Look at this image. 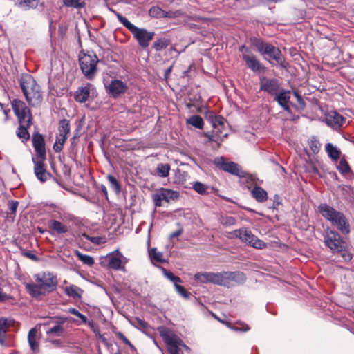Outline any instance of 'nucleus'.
<instances>
[{"label": "nucleus", "instance_id": "nucleus-1", "mask_svg": "<svg viewBox=\"0 0 354 354\" xmlns=\"http://www.w3.org/2000/svg\"><path fill=\"white\" fill-rule=\"evenodd\" d=\"M35 282L26 283L25 287L30 296L39 298L55 290L57 286L56 276L50 272L38 273L34 275Z\"/></svg>", "mask_w": 354, "mask_h": 354}, {"label": "nucleus", "instance_id": "nucleus-2", "mask_svg": "<svg viewBox=\"0 0 354 354\" xmlns=\"http://www.w3.org/2000/svg\"><path fill=\"white\" fill-rule=\"evenodd\" d=\"M20 85L28 104L37 106L42 102V92L40 86L30 75L21 76Z\"/></svg>", "mask_w": 354, "mask_h": 354}, {"label": "nucleus", "instance_id": "nucleus-3", "mask_svg": "<svg viewBox=\"0 0 354 354\" xmlns=\"http://www.w3.org/2000/svg\"><path fill=\"white\" fill-rule=\"evenodd\" d=\"M116 17L119 21L133 34V37L142 48H145L149 46L150 41L153 39L155 35L153 32H149L145 28L136 27L125 17L119 13L116 14Z\"/></svg>", "mask_w": 354, "mask_h": 354}, {"label": "nucleus", "instance_id": "nucleus-4", "mask_svg": "<svg viewBox=\"0 0 354 354\" xmlns=\"http://www.w3.org/2000/svg\"><path fill=\"white\" fill-rule=\"evenodd\" d=\"M319 213L326 219L330 221L331 223L336 226L343 233L349 232V225L344 214L327 204H321L318 207Z\"/></svg>", "mask_w": 354, "mask_h": 354}, {"label": "nucleus", "instance_id": "nucleus-5", "mask_svg": "<svg viewBox=\"0 0 354 354\" xmlns=\"http://www.w3.org/2000/svg\"><path fill=\"white\" fill-rule=\"evenodd\" d=\"M324 243L333 252H342V257L345 261L351 260V254L346 252L347 245L337 232L328 231L324 237Z\"/></svg>", "mask_w": 354, "mask_h": 354}, {"label": "nucleus", "instance_id": "nucleus-6", "mask_svg": "<svg viewBox=\"0 0 354 354\" xmlns=\"http://www.w3.org/2000/svg\"><path fill=\"white\" fill-rule=\"evenodd\" d=\"M160 335L167 344L170 354H183V348L189 350V347L171 330L162 328L160 330Z\"/></svg>", "mask_w": 354, "mask_h": 354}, {"label": "nucleus", "instance_id": "nucleus-7", "mask_svg": "<svg viewBox=\"0 0 354 354\" xmlns=\"http://www.w3.org/2000/svg\"><path fill=\"white\" fill-rule=\"evenodd\" d=\"M80 66L82 73L88 80H92L97 71L98 58L93 53H82L79 57Z\"/></svg>", "mask_w": 354, "mask_h": 354}, {"label": "nucleus", "instance_id": "nucleus-8", "mask_svg": "<svg viewBox=\"0 0 354 354\" xmlns=\"http://www.w3.org/2000/svg\"><path fill=\"white\" fill-rule=\"evenodd\" d=\"M252 44L261 55H268L270 58L274 59L279 64L282 63L283 58L281 56V53L279 48L274 47L269 43L264 42L258 39H254Z\"/></svg>", "mask_w": 354, "mask_h": 354}, {"label": "nucleus", "instance_id": "nucleus-9", "mask_svg": "<svg viewBox=\"0 0 354 354\" xmlns=\"http://www.w3.org/2000/svg\"><path fill=\"white\" fill-rule=\"evenodd\" d=\"M240 51L242 52V59L245 62L246 66L252 72L263 73L266 71V68L245 46H242L240 48Z\"/></svg>", "mask_w": 354, "mask_h": 354}, {"label": "nucleus", "instance_id": "nucleus-10", "mask_svg": "<svg viewBox=\"0 0 354 354\" xmlns=\"http://www.w3.org/2000/svg\"><path fill=\"white\" fill-rule=\"evenodd\" d=\"M214 163L225 171L238 176H243V171L239 168V165L234 162H227L223 157H220L215 159Z\"/></svg>", "mask_w": 354, "mask_h": 354}, {"label": "nucleus", "instance_id": "nucleus-11", "mask_svg": "<svg viewBox=\"0 0 354 354\" xmlns=\"http://www.w3.org/2000/svg\"><path fill=\"white\" fill-rule=\"evenodd\" d=\"M12 106L19 121L28 120L29 118L32 119L30 111L23 101L15 99L12 102Z\"/></svg>", "mask_w": 354, "mask_h": 354}, {"label": "nucleus", "instance_id": "nucleus-12", "mask_svg": "<svg viewBox=\"0 0 354 354\" xmlns=\"http://www.w3.org/2000/svg\"><path fill=\"white\" fill-rule=\"evenodd\" d=\"M105 87L107 93L113 97L124 93L127 89V84L119 80H111L109 84L105 85Z\"/></svg>", "mask_w": 354, "mask_h": 354}, {"label": "nucleus", "instance_id": "nucleus-13", "mask_svg": "<svg viewBox=\"0 0 354 354\" xmlns=\"http://www.w3.org/2000/svg\"><path fill=\"white\" fill-rule=\"evenodd\" d=\"M325 122L334 129L340 128L345 122V118L335 111H328L325 115Z\"/></svg>", "mask_w": 354, "mask_h": 354}, {"label": "nucleus", "instance_id": "nucleus-14", "mask_svg": "<svg viewBox=\"0 0 354 354\" xmlns=\"http://www.w3.org/2000/svg\"><path fill=\"white\" fill-rule=\"evenodd\" d=\"M279 83L276 79H269L263 77L260 80L261 90L266 91L272 95H276L279 90Z\"/></svg>", "mask_w": 354, "mask_h": 354}, {"label": "nucleus", "instance_id": "nucleus-15", "mask_svg": "<svg viewBox=\"0 0 354 354\" xmlns=\"http://www.w3.org/2000/svg\"><path fill=\"white\" fill-rule=\"evenodd\" d=\"M32 145L37 155L41 158L45 159L46 149L44 139L41 134L36 133L32 136Z\"/></svg>", "mask_w": 354, "mask_h": 354}, {"label": "nucleus", "instance_id": "nucleus-16", "mask_svg": "<svg viewBox=\"0 0 354 354\" xmlns=\"http://www.w3.org/2000/svg\"><path fill=\"white\" fill-rule=\"evenodd\" d=\"M33 161L35 163L34 172L35 176L41 182L44 183L46 181L51 175L46 171L43 161H35L34 159Z\"/></svg>", "mask_w": 354, "mask_h": 354}, {"label": "nucleus", "instance_id": "nucleus-17", "mask_svg": "<svg viewBox=\"0 0 354 354\" xmlns=\"http://www.w3.org/2000/svg\"><path fill=\"white\" fill-rule=\"evenodd\" d=\"M225 277L226 278L225 286H232L235 283H241L245 281V277L243 272H225Z\"/></svg>", "mask_w": 354, "mask_h": 354}, {"label": "nucleus", "instance_id": "nucleus-18", "mask_svg": "<svg viewBox=\"0 0 354 354\" xmlns=\"http://www.w3.org/2000/svg\"><path fill=\"white\" fill-rule=\"evenodd\" d=\"M31 122L32 119L30 118H29L28 120L19 121L20 126L17 129V134L19 138L24 140H27L29 139L30 135L28 131V128L30 126Z\"/></svg>", "mask_w": 354, "mask_h": 354}, {"label": "nucleus", "instance_id": "nucleus-19", "mask_svg": "<svg viewBox=\"0 0 354 354\" xmlns=\"http://www.w3.org/2000/svg\"><path fill=\"white\" fill-rule=\"evenodd\" d=\"M91 86L92 85L88 83L85 86L78 88L75 93V100L80 103L85 102L89 97Z\"/></svg>", "mask_w": 354, "mask_h": 354}, {"label": "nucleus", "instance_id": "nucleus-20", "mask_svg": "<svg viewBox=\"0 0 354 354\" xmlns=\"http://www.w3.org/2000/svg\"><path fill=\"white\" fill-rule=\"evenodd\" d=\"M274 98L285 111H288L290 110L288 102L290 98V92L289 91H281L279 93L275 95Z\"/></svg>", "mask_w": 354, "mask_h": 354}, {"label": "nucleus", "instance_id": "nucleus-21", "mask_svg": "<svg viewBox=\"0 0 354 354\" xmlns=\"http://www.w3.org/2000/svg\"><path fill=\"white\" fill-rule=\"evenodd\" d=\"M236 236L239 237L242 241L245 242L249 245H252V241L254 239V235L251 231L246 229L236 230L234 232Z\"/></svg>", "mask_w": 354, "mask_h": 354}, {"label": "nucleus", "instance_id": "nucleus-22", "mask_svg": "<svg viewBox=\"0 0 354 354\" xmlns=\"http://www.w3.org/2000/svg\"><path fill=\"white\" fill-rule=\"evenodd\" d=\"M118 256H111L109 257V266L113 270H122L124 266L122 264L120 257L122 254L117 250Z\"/></svg>", "mask_w": 354, "mask_h": 354}, {"label": "nucleus", "instance_id": "nucleus-23", "mask_svg": "<svg viewBox=\"0 0 354 354\" xmlns=\"http://www.w3.org/2000/svg\"><path fill=\"white\" fill-rule=\"evenodd\" d=\"M252 195L259 203H263L268 198L267 192L261 187H254L252 190Z\"/></svg>", "mask_w": 354, "mask_h": 354}, {"label": "nucleus", "instance_id": "nucleus-24", "mask_svg": "<svg viewBox=\"0 0 354 354\" xmlns=\"http://www.w3.org/2000/svg\"><path fill=\"white\" fill-rule=\"evenodd\" d=\"M160 191L162 192V198H163L164 201L166 202L175 201L179 197V193L177 191H174L166 188H161Z\"/></svg>", "mask_w": 354, "mask_h": 354}, {"label": "nucleus", "instance_id": "nucleus-25", "mask_svg": "<svg viewBox=\"0 0 354 354\" xmlns=\"http://www.w3.org/2000/svg\"><path fill=\"white\" fill-rule=\"evenodd\" d=\"M326 151L327 152L328 156L333 160H337L340 157V150L333 146L331 143H327L325 146Z\"/></svg>", "mask_w": 354, "mask_h": 354}, {"label": "nucleus", "instance_id": "nucleus-26", "mask_svg": "<svg viewBox=\"0 0 354 354\" xmlns=\"http://www.w3.org/2000/svg\"><path fill=\"white\" fill-rule=\"evenodd\" d=\"M49 228L55 232L61 234L68 232V227L61 222L56 220H51L48 224Z\"/></svg>", "mask_w": 354, "mask_h": 354}, {"label": "nucleus", "instance_id": "nucleus-27", "mask_svg": "<svg viewBox=\"0 0 354 354\" xmlns=\"http://www.w3.org/2000/svg\"><path fill=\"white\" fill-rule=\"evenodd\" d=\"M225 272L221 273L210 272L209 283L225 286L226 278L225 277Z\"/></svg>", "mask_w": 354, "mask_h": 354}, {"label": "nucleus", "instance_id": "nucleus-28", "mask_svg": "<svg viewBox=\"0 0 354 354\" xmlns=\"http://www.w3.org/2000/svg\"><path fill=\"white\" fill-rule=\"evenodd\" d=\"M70 133V123L66 119H63L59 121L58 127V133L59 136L67 137Z\"/></svg>", "mask_w": 354, "mask_h": 354}, {"label": "nucleus", "instance_id": "nucleus-29", "mask_svg": "<svg viewBox=\"0 0 354 354\" xmlns=\"http://www.w3.org/2000/svg\"><path fill=\"white\" fill-rule=\"evenodd\" d=\"M37 330L32 328L30 330L28 335L29 345L32 351L36 352L39 350V344L36 341Z\"/></svg>", "mask_w": 354, "mask_h": 354}, {"label": "nucleus", "instance_id": "nucleus-30", "mask_svg": "<svg viewBox=\"0 0 354 354\" xmlns=\"http://www.w3.org/2000/svg\"><path fill=\"white\" fill-rule=\"evenodd\" d=\"M149 255L151 261L153 263L154 261L158 263H164L166 261L163 257L162 252L158 251L156 248H153L149 250Z\"/></svg>", "mask_w": 354, "mask_h": 354}, {"label": "nucleus", "instance_id": "nucleus-31", "mask_svg": "<svg viewBox=\"0 0 354 354\" xmlns=\"http://www.w3.org/2000/svg\"><path fill=\"white\" fill-rule=\"evenodd\" d=\"M170 166L167 163H159L156 169V174L161 178L167 177L169 174Z\"/></svg>", "mask_w": 354, "mask_h": 354}, {"label": "nucleus", "instance_id": "nucleus-32", "mask_svg": "<svg viewBox=\"0 0 354 354\" xmlns=\"http://www.w3.org/2000/svg\"><path fill=\"white\" fill-rule=\"evenodd\" d=\"M187 123L200 129H203L204 124L202 118L200 117L199 115L191 116L187 120Z\"/></svg>", "mask_w": 354, "mask_h": 354}, {"label": "nucleus", "instance_id": "nucleus-33", "mask_svg": "<svg viewBox=\"0 0 354 354\" xmlns=\"http://www.w3.org/2000/svg\"><path fill=\"white\" fill-rule=\"evenodd\" d=\"M39 0H21L17 3V6L27 10L30 8H35Z\"/></svg>", "mask_w": 354, "mask_h": 354}, {"label": "nucleus", "instance_id": "nucleus-34", "mask_svg": "<svg viewBox=\"0 0 354 354\" xmlns=\"http://www.w3.org/2000/svg\"><path fill=\"white\" fill-rule=\"evenodd\" d=\"M82 292L81 289L74 285H71L68 287H66L65 289L66 294L71 297L73 298H80L81 297L80 292Z\"/></svg>", "mask_w": 354, "mask_h": 354}, {"label": "nucleus", "instance_id": "nucleus-35", "mask_svg": "<svg viewBox=\"0 0 354 354\" xmlns=\"http://www.w3.org/2000/svg\"><path fill=\"white\" fill-rule=\"evenodd\" d=\"M192 188L199 194L206 195L209 194V187L201 182H195L192 185Z\"/></svg>", "mask_w": 354, "mask_h": 354}, {"label": "nucleus", "instance_id": "nucleus-36", "mask_svg": "<svg viewBox=\"0 0 354 354\" xmlns=\"http://www.w3.org/2000/svg\"><path fill=\"white\" fill-rule=\"evenodd\" d=\"M63 3L66 7L75 9L82 8L85 6L84 0H63Z\"/></svg>", "mask_w": 354, "mask_h": 354}, {"label": "nucleus", "instance_id": "nucleus-37", "mask_svg": "<svg viewBox=\"0 0 354 354\" xmlns=\"http://www.w3.org/2000/svg\"><path fill=\"white\" fill-rule=\"evenodd\" d=\"M64 333V328L62 326H60V324H57L50 329H48L46 331V334L48 336V337H59L61 336Z\"/></svg>", "mask_w": 354, "mask_h": 354}, {"label": "nucleus", "instance_id": "nucleus-38", "mask_svg": "<svg viewBox=\"0 0 354 354\" xmlns=\"http://www.w3.org/2000/svg\"><path fill=\"white\" fill-rule=\"evenodd\" d=\"M75 254L78 257L79 260H80L83 263L91 266L94 264V259L86 254H83L80 252L76 250Z\"/></svg>", "mask_w": 354, "mask_h": 354}, {"label": "nucleus", "instance_id": "nucleus-39", "mask_svg": "<svg viewBox=\"0 0 354 354\" xmlns=\"http://www.w3.org/2000/svg\"><path fill=\"white\" fill-rule=\"evenodd\" d=\"M149 14L151 17L160 18L166 17V12L158 6H153L150 8Z\"/></svg>", "mask_w": 354, "mask_h": 354}, {"label": "nucleus", "instance_id": "nucleus-40", "mask_svg": "<svg viewBox=\"0 0 354 354\" xmlns=\"http://www.w3.org/2000/svg\"><path fill=\"white\" fill-rule=\"evenodd\" d=\"M67 139V137L64 136H59L57 135L55 142L53 145V149L56 152H60L62 149L63 146Z\"/></svg>", "mask_w": 354, "mask_h": 354}, {"label": "nucleus", "instance_id": "nucleus-41", "mask_svg": "<svg viewBox=\"0 0 354 354\" xmlns=\"http://www.w3.org/2000/svg\"><path fill=\"white\" fill-rule=\"evenodd\" d=\"M8 326L7 319H0V344L4 345V337Z\"/></svg>", "mask_w": 354, "mask_h": 354}, {"label": "nucleus", "instance_id": "nucleus-42", "mask_svg": "<svg viewBox=\"0 0 354 354\" xmlns=\"http://www.w3.org/2000/svg\"><path fill=\"white\" fill-rule=\"evenodd\" d=\"M169 45V41L165 39H159L153 43V47L156 51L165 49Z\"/></svg>", "mask_w": 354, "mask_h": 354}, {"label": "nucleus", "instance_id": "nucleus-43", "mask_svg": "<svg viewBox=\"0 0 354 354\" xmlns=\"http://www.w3.org/2000/svg\"><path fill=\"white\" fill-rule=\"evenodd\" d=\"M162 270L165 277L174 283V286H176V284L182 282L180 278L174 275V274L171 272L168 271L165 268H162Z\"/></svg>", "mask_w": 354, "mask_h": 354}, {"label": "nucleus", "instance_id": "nucleus-44", "mask_svg": "<svg viewBox=\"0 0 354 354\" xmlns=\"http://www.w3.org/2000/svg\"><path fill=\"white\" fill-rule=\"evenodd\" d=\"M209 277H210V272L196 273L194 275V278L196 280H198L201 283H209L210 282Z\"/></svg>", "mask_w": 354, "mask_h": 354}, {"label": "nucleus", "instance_id": "nucleus-45", "mask_svg": "<svg viewBox=\"0 0 354 354\" xmlns=\"http://www.w3.org/2000/svg\"><path fill=\"white\" fill-rule=\"evenodd\" d=\"M107 179H108L112 189L116 193H119L120 192V184H119L118 181L117 180V179L111 175H109L107 176Z\"/></svg>", "mask_w": 354, "mask_h": 354}, {"label": "nucleus", "instance_id": "nucleus-46", "mask_svg": "<svg viewBox=\"0 0 354 354\" xmlns=\"http://www.w3.org/2000/svg\"><path fill=\"white\" fill-rule=\"evenodd\" d=\"M337 169L342 174H347L350 171V167L345 160H340Z\"/></svg>", "mask_w": 354, "mask_h": 354}, {"label": "nucleus", "instance_id": "nucleus-47", "mask_svg": "<svg viewBox=\"0 0 354 354\" xmlns=\"http://www.w3.org/2000/svg\"><path fill=\"white\" fill-rule=\"evenodd\" d=\"M251 246L257 249H263L266 248L267 244L257 236H254V239H253L252 241Z\"/></svg>", "mask_w": 354, "mask_h": 354}, {"label": "nucleus", "instance_id": "nucleus-48", "mask_svg": "<svg viewBox=\"0 0 354 354\" xmlns=\"http://www.w3.org/2000/svg\"><path fill=\"white\" fill-rule=\"evenodd\" d=\"M175 289L177 291V292L181 295L185 299H188L189 297L190 293L187 292L183 286L178 284H176Z\"/></svg>", "mask_w": 354, "mask_h": 354}, {"label": "nucleus", "instance_id": "nucleus-49", "mask_svg": "<svg viewBox=\"0 0 354 354\" xmlns=\"http://www.w3.org/2000/svg\"><path fill=\"white\" fill-rule=\"evenodd\" d=\"M164 200L162 198V192L160 189L153 195V201L156 207H160L162 205V201Z\"/></svg>", "mask_w": 354, "mask_h": 354}, {"label": "nucleus", "instance_id": "nucleus-50", "mask_svg": "<svg viewBox=\"0 0 354 354\" xmlns=\"http://www.w3.org/2000/svg\"><path fill=\"white\" fill-rule=\"evenodd\" d=\"M116 336L121 340H122V342L125 344L128 345L132 350H136L134 346L131 344V342L126 338V337L121 332L116 333Z\"/></svg>", "mask_w": 354, "mask_h": 354}, {"label": "nucleus", "instance_id": "nucleus-51", "mask_svg": "<svg viewBox=\"0 0 354 354\" xmlns=\"http://www.w3.org/2000/svg\"><path fill=\"white\" fill-rule=\"evenodd\" d=\"M225 120L221 116H216L212 120V125L214 128L218 127V126H223L224 124Z\"/></svg>", "mask_w": 354, "mask_h": 354}, {"label": "nucleus", "instance_id": "nucleus-52", "mask_svg": "<svg viewBox=\"0 0 354 354\" xmlns=\"http://www.w3.org/2000/svg\"><path fill=\"white\" fill-rule=\"evenodd\" d=\"M205 136L208 138L209 141L216 142L218 145H220L221 142L223 141L222 139L218 140L217 138V134H212L209 133H205Z\"/></svg>", "mask_w": 354, "mask_h": 354}, {"label": "nucleus", "instance_id": "nucleus-53", "mask_svg": "<svg viewBox=\"0 0 354 354\" xmlns=\"http://www.w3.org/2000/svg\"><path fill=\"white\" fill-rule=\"evenodd\" d=\"M221 223L225 225H233L235 224L236 220L232 216H227L222 218Z\"/></svg>", "mask_w": 354, "mask_h": 354}, {"label": "nucleus", "instance_id": "nucleus-54", "mask_svg": "<svg viewBox=\"0 0 354 354\" xmlns=\"http://www.w3.org/2000/svg\"><path fill=\"white\" fill-rule=\"evenodd\" d=\"M86 238L89 240L91 242L95 244H100L103 243L102 238L99 236H93L90 237L89 236H86Z\"/></svg>", "mask_w": 354, "mask_h": 354}, {"label": "nucleus", "instance_id": "nucleus-55", "mask_svg": "<svg viewBox=\"0 0 354 354\" xmlns=\"http://www.w3.org/2000/svg\"><path fill=\"white\" fill-rule=\"evenodd\" d=\"M242 327L238 328V327H230L231 329L235 330V331H243L246 332L250 330V327L245 324H241Z\"/></svg>", "mask_w": 354, "mask_h": 354}, {"label": "nucleus", "instance_id": "nucleus-56", "mask_svg": "<svg viewBox=\"0 0 354 354\" xmlns=\"http://www.w3.org/2000/svg\"><path fill=\"white\" fill-rule=\"evenodd\" d=\"M136 320L137 323L142 328H147L148 327V324L144 320H142L139 318H136Z\"/></svg>", "mask_w": 354, "mask_h": 354}, {"label": "nucleus", "instance_id": "nucleus-57", "mask_svg": "<svg viewBox=\"0 0 354 354\" xmlns=\"http://www.w3.org/2000/svg\"><path fill=\"white\" fill-rule=\"evenodd\" d=\"M9 298H10V297L8 296V295L0 291V302L5 301L8 300Z\"/></svg>", "mask_w": 354, "mask_h": 354}, {"label": "nucleus", "instance_id": "nucleus-58", "mask_svg": "<svg viewBox=\"0 0 354 354\" xmlns=\"http://www.w3.org/2000/svg\"><path fill=\"white\" fill-rule=\"evenodd\" d=\"M183 232V230L180 229V230H178L173 233H171L170 234V238H175V237H177L178 236H180Z\"/></svg>", "mask_w": 354, "mask_h": 354}, {"label": "nucleus", "instance_id": "nucleus-59", "mask_svg": "<svg viewBox=\"0 0 354 354\" xmlns=\"http://www.w3.org/2000/svg\"><path fill=\"white\" fill-rule=\"evenodd\" d=\"M68 313H71V314H73V315H75V316H77H77L80 315V313L77 310H76V309H75V308H69V309H68Z\"/></svg>", "mask_w": 354, "mask_h": 354}, {"label": "nucleus", "instance_id": "nucleus-60", "mask_svg": "<svg viewBox=\"0 0 354 354\" xmlns=\"http://www.w3.org/2000/svg\"><path fill=\"white\" fill-rule=\"evenodd\" d=\"M17 206H18L17 202L12 203L10 206V209L11 210V212H15L17 209Z\"/></svg>", "mask_w": 354, "mask_h": 354}, {"label": "nucleus", "instance_id": "nucleus-61", "mask_svg": "<svg viewBox=\"0 0 354 354\" xmlns=\"http://www.w3.org/2000/svg\"><path fill=\"white\" fill-rule=\"evenodd\" d=\"M80 319H81V320L82 321L83 323H87V318L85 315H84L82 313H80V315L77 316Z\"/></svg>", "mask_w": 354, "mask_h": 354}, {"label": "nucleus", "instance_id": "nucleus-62", "mask_svg": "<svg viewBox=\"0 0 354 354\" xmlns=\"http://www.w3.org/2000/svg\"><path fill=\"white\" fill-rule=\"evenodd\" d=\"M26 256L30 258V259H35L36 257L34 254H32L31 252H26Z\"/></svg>", "mask_w": 354, "mask_h": 354}, {"label": "nucleus", "instance_id": "nucleus-63", "mask_svg": "<svg viewBox=\"0 0 354 354\" xmlns=\"http://www.w3.org/2000/svg\"><path fill=\"white\" fill-rule=\"evenodd\" d=\"M172 70V66H171L169 68H168L166 71H165V77L167 78V76L169 75V73H171Z\"/></svg>", "mask_w": 354, "mask_h": 354}, {"label": "nucleus", "instance_id": "nucleus-64", "mask_svg": "<svg viewBox=\"0 0 354 354\" xmlns=\"http://www.w3.org/2000/svg\"><path fill=\"white\" fill-rule=\"evenodd\" d=\"M311 171L313 173V174H318L319 173V171L317 169V168L315 167V166H312V168H311Z\"/></svg>", "mask_w": 354, "mask_h": 354}]
</instances>
